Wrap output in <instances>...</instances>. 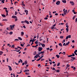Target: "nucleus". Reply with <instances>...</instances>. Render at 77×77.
Masks as SVG:
<instances>
[{"label":"nucleus","mask_w":77,"mask_h":77,"mask_svg":"<svg viewBox=\"0 0 77 77\" xmlns=\"http://www.w3.org/2000/svg\"><path fill=\"white\" fill-rule=\"evenodd\" d=\"M71 38V35H69L66 37V39H68L69 38Z\"/></svg>","instance_id":"f257e3e1"},{"label":"nucleus","mask_w":77,"mask_h":77,"mask_svg":"<svg viewBox=\"0 0 77 77\" xmlns=\"http://www.w3.org/2000/svg\"><path fill=\"white\" fill-rule=\"evenodd\" d=\"M67 12H68V10H66L65 11H63V14L65 15H66V14L67 13Z\"/></svg>","instance_id":"f03ea898"},{"label":"nucleus","mask_w":77,"mask_h":77,"mask_svg":"<svg viewBox=\"0 0 77 77\" xmlns=\"http://www.w3.org/2000/svg\"><path fill=\"white\" fill-rule=\"evenodd\" d=\"M15 26V25H10V27L11 28V30H13V29H12V28H14V26Z\"/></svg>","instance_id":"7ed1b4c3"},{"label":"nucleus","mask_w":77,"mask_h":77,"mask_svg":"<svg viewBox=\"0 0 77 77\" xmlns=\"http://www.w3.org/2000/svg\"><path fill=\"white\" fill-rule=\"evenodd\" d=\"M60 1H58L56 3V4L57 5H60Z\"/></svg>","instance_id":"20e7f679"},{"label":"nucleus","mask_w":77,"mask_h":77,"mask_svg":"<svg viewBox=\"0 0 77 77\" xmlns=\"http://www.w3.org/2000/svg\"><path fill=\"white\" fill-rule=\"evenodd\" d=\"M24 23H26V24H29V22L27 20H25L24 21Z\"/></svg>","instance_id":"39448f33"},{"label":"nucleus","mask_w":77,"mask_h":77,"mask_svg":"<svg viewBox=\"0 0 77 77\" xmlns=\"http://www.w3.org/2000/svg\"><path fill=\"white\" fill-rule=\"evenodd\" d=\"M70 3L72 5H74V3L72 1H70Z\"/></svg>","instance_id":"423d86ee"},{"label":"nucleus","mask_w":77,"mask_h":77,"mask_svg":"<svg viewBox=\"0 0 77 77\" xmlns=\"http://www.w3.org/2000/svg\"><path fill=\"white\" fill-rule=\"evenodd\" d=\"M8 66V68L9 69V70L10 71H12V68H11V66Z\"/></svg>","instance_id":"0eeeda50"},{"label":"nucleus","mask_w":77,"mask_h":77,"mask_svg":"<svg viewBox=\"0 0 77 77\" xmlns=\"http://www.w3.org/2000/svg\"><path fill=\"white\" fill-rule=\"evenodd\" d=\"M36 39H35L34 40H32V39H31L30 40V42H34V41H36Z\"/></svg>","instance_id":"6e6552de"},{"label":"nucleus","mask_w":77,"mask_h":77,"mask_svg":"<svg viewBox=\"0 0 77 77\" xmlns=\"http://www.w3.org/2000/svg\"><path fill=\"white\" fill-rule=\"evenodd\" d=\"M24 2H22L21 5H22V6H25V4H24Z\"/></svg>","instance_id":"1a4fd4ad"},{"label":"nucleus","mask_w":77,"mask_h":77,"mask_svg":"<svg viewBox=\"0 0 77 77\" xmlns=\"http://www.w3.org/2000/svg\"><path fill=\"white\" fill-rule=\"evenodd\" d=\"M62 2L63 3H66V0H63Z\"/></svg>","instance_id":"9d476101"},{"label":"nucleus","mask_w":77,"mask_h":77,"mask_svg":"<svg viewBox=\"0 0 77 77\" xmlns=\"http://www.w3.org/2000/svg\"><path fill=\"white\" fill-rule=\"evenodd\" d=\"M47 50L48 51V50H50V51H52L53 50V49L51 48L50 49L49 48H47Z\"/></svg>","instance_id":"9b49d317"},{"label":"nucleus","mask_w":77,"mask_h":77,"mask_svg":"<svg viewBox=\"0 0 77 77\" xmlns=\"http://www.w3.org/2000/svg\"><path fill=\"white\" fill-rule=\"evenodd\" d=\"M12 18H17V16H12Z\"/></svg>","instance_id":"f8f14e48"},{"label":"nucleus","mask_w":77,"mask_h":77,"mask_svg":"<svg viewBox=\"0 0 77 77\" xmlns=\"http://www.w3.org/2000/svg\"><path fill=\"white\" fill-rule=\"evenodd\" d=\"M29 70L27 69V70H25L24 71V72H29Z\"/></svg>","instance_id":"ddd939ff"},{"label":"nucleus","mask_w":77,"mask_h":77,"mask_svg":"<svg viewBox=\"0 0 77 77\" xmlns=\"http://www.w3.org/2000/svg\"><path fill=\"white\" fill-rule=\"evenodd\" d=\"M41 45H42V46L43 47H45V44H41Z\"/></svg>","instance_id":"4468645a"},{"label":"nucleus","mask_w":77,"mask_h":77,"mask_svg":"<svg viewBox=\"0 0 77 77\" xmlns=\"http://www.w3.org/2000/svg\"><path fill=\"white\" fill-rule=\"evenodd\" d=\"M14 51H17V52H19V51H20V49H18V50H14Z\"/></svg>","instance_id":"2eb2a0df"},{"label":"nucleus","mask_w":77,"mask_h":77,"mask_svg":"<svg viewBox=\"0 0 77 77\" xmlns=\"http://www.w3.org/2000/svg\"><path fill=\"white\" fill-rule=\"evenodd\" d=\"M3 53V52L2 51H0V55L1 56V55H2V54Z\"/></svg>","instance_id":"dca6fc26"},{"label":"nucleus","mask_w":77,"mask_h":77,"mask_svg":"<svg viewBox=\"0 0 77 77\" xmlns=\"http://www.w3.org/2000/svg\"><path fill=\"white\" fill-rule=\"evenodd\" d=\"M18 39H19V40H20V41H22V38H21V37H18Z\"/></svg>","instance_id":"f3484780"},{"label":"nucleus","mask_w":77,"mask_h":77,"mask_svg":"<svg viewBox=\"0 0 77 77\" xmlns=\"http://www.w3.org/2000/svg\"><path fill=\"white\" fill-rule=\"evenodd\" d=\"M9 34H10V35H12L13 34V32H12V31L10 32L9 33Z\"/></svg>","instance_id":"a211bd4d"},{"label":"nucleus","mask_w":77,"mask_h":77,"mask_svg":"<svg viewBox=\"0 0 77 77\" xmlns=\"http://www.w3.org/2000/svg\"><path fill=\"white\" fill-rule=\"evenodd\" d=\"M56 56L57 57V58H58L60 57V56L59 55H56Z\"/></svg>","instance_id":"6ab92c4d"},{"label":"nucleus","mask_w":77,"mask_h":77,"mask_svg":"<svg viewBox=\"0 0 77 77\" xmlns=\"http://www.w3.org/2000/svg\"><path fill=\"white\" fill-rule=\"evenodd\" d=\"M11 48H15V45H12V46H11Z\"/></svg>","instance_id":"aec40b11"},{"label":"nucleus","mask_w":77,"mask_h":77,"mask_svg":"<svg viewBox=\"0 0 77 77\" xmlns=\"http://www.w3.org/2000/svg\"><path fill=\"white\" fill-rule=\"evenodd\" d=\"M2 21H8V19H3L2 20Z\"/></svg>","instance_id":"412c9836"},{"label":"nucleus","mask_w":77,"mask_h":77,"mask_svg":"<svg viewBox=\"0 0 77 77\" xmlns=\"http://www.w3.org/2000/svg\"><path fill=\"white\" fill-rule=\"evenodd\" d=\"M69 28H66V30L67 32H68V31H69Z\"/></svg>","instance_id":"4be33fe9"},{"label":"nucleus","mask_w":77,"mask_h":77,"mask_svg":"<svg viewBox=\"0 0 77 77\" xmlns=\"http://www.w3.org/2000/svg\"><path fill=\"white\" fill-rule=\"evenodd\" d=\"M24 32H21V35H24Z\"/></svg>","instance_id":"5701e85b"},{"label":"nucleus","mask_w":77,"mask_h":77,"mask_svg":"<svg viewBox=\"0 0 77 77\" xmlns=\"http://www.w3.org/2000/svg\"><path fill=\"white\" fill-rule=\"evenodd\" d=\"M42 50V48H39L38 51H41Z\"/></svg>","instance_id":"b1692460"},{"label":"nucleus","mask_w":77,"mask_h":77,"mask_svg":"<svg viewBox=\"0 0 77 77\" xmlns=\"http://www.w3.org/2000/svg\"><path fill=\"white\" fill-rule=\"evenodd\" d=\"M71 58L73 59V60H75V57H71Z\"/></svg>","instance_id":"393cba45"},{"label":"nucleus","mask_w":77,"mask_h":77,"mask_svg":"<svg viewBox=\"0 0 77 77\" xmlns=\"http://www.w3.org/2000/svg\"><path fill=\"white\" fill-rule=\"evenodd\" d=\"M59 45H60V46H61V47H62V44L60 43L58 44Z\"/></svg>","instance_id":"a878e982"},{"label":"nucleus","mask_w":77,"mask_h":77,"mask_svg":"<svg viewBox=\"0 0 77 77\" xmlns=\"http://www.w3.org/2000/svg\"><path fill=\"white\" fill-rule=\"evenodd\" d=\"M69 43H70V42H69L67 43L66 44V45H68V44H69Z\"/></svg>","instance_id":"bb28decb"},{"label":"nucleus","mask_w":77,"mask_h":77,"mask_svg":"<svg viewBox=\"0 0 77 77\" xmlns=\"http://www.w3.org/2000/svg\"><path fill=\"white\" fill-rule=\"evenodd\" d=\"M52 69L53 70V71H56V69H55V68H54V67H53L52 68Z\"/></svg>","instance_id":"cd10ccee"},{"label":"nucleus","mask_w":77,"mask_h":77,"mask_svg":"<svg viewBox=\"0 0 77 77\" xmlns=\"http://www.w3.org/2000/svg\"><path fill=\"white\" fill-rule=\"evenodd\" d=\"M27 62L26 61H25L24 63L25 65H27Z\"/></svg>","instance_id":"c85d7f7f"},{"label":"nucleus","mask_w":77,"mask_h":77,"mask_svg":"<svg viewBox=\"0 0 77 77\" xmlns=\"http://www.w3.org/2000/svg\"><path fill=\"white\" fill-rule=\"evenodd\" d=\"M60 63H59L57 64V66H59V65H60Z\"/></svg>","instance_id":"c756f323"},{"label":"nucleus","mask_w":77,"mask_h":77,"mask_svg":"<svg viewBox=\"0 0 77 77\" xmlns=\"http://www.w3.org/2000/svg\"><path fill=\"white\" fill-rule=\"evenodd\" d=\"M6 35H8L9 34V32H8V31H6Z\"/></svg>","instance_id":"7c9ffc66"},{"label":"nucleus","mask_w":77,"mask_h":77,"mask_svg":"<svg viewBox=\"0 0 77 77\" xmlns=\"http://www.w3.org/2000/svg\"><path fill=\"white\" fill-rule=\"evenodd\" d=\"M67 56L69 57H72V55H68Z\"/></svg>","instance_id":"2f4dec72"},{"label":"nucleus","mask_w":77,"mask_h":77,"mask_svg":"<svg viewBox=\"0 0 77 77\" xmlns=\"http://www.w3.org/2000/svg\"><path fill=\"white\" fill-rule=\"evenodd\" d=\"M2 17H6V16H5V14H2Z\"/></svg>","instance_id":"473e14b6"},{"label":"nucleus","mask_w":77,"mask_h":77,"mask_svg":"<svg viewBox=\"0 0 77 77\" xmlns=\"http://www.w3.org/2000/svg\"><path fill=\"white\" fill-rule=\"evenodd\" d=\"M36 56H37L38 57H40V56L39 55V54H37L36 55Z\"/></svg>","instance_id":"72a5a7b5"},{"label":"nucleus","mask_w":77,"mask_h":77,"mask_svg":"<svg viewBox=\"0 0 77 77\" xmlns=\"http://www.w3.org/2000/svg\"><path fill=\"white\" fill-rule=\"evenodd\" d=\"M56 72H60V71L58 70H56Z\"/></svg>","instance_id":"f704fd0d"},{"label":"nucleus","mask_w":77,"mask_h":77,"mask_svg":"<svg viewBox=\"0 0 77 77\" xmlns=\"http://www.w3.org/2000/svg\"><path fill=\"white\" fill-rule=\"evenodd\" d=\"M36 52L35 51L33 53V55H36Z\"/></svg>","instance_id":"c9c22d12"},{"label":"nucleus","mask_w":77,"mask_h":77,"mask_svg":"<svg viewBox=\"0 0 77 77\" xmlns=\"http://www.w3.org/2000/svg\"><path fill=\"white\" fill-rule=\"evenodd\" d=\"M43 57H44V55L41 56L39 58L41 59H42Z\"/></svg>","instance_id":"e433bc0d"},{"label":"nucleus","mask_w":77,"mask_h":77,"mask_svg":"<svg viewBox=\"0 0 77 77\" xmlns=\"http://www.w3.org/2000/svg\"><path fill=\"white\" fill-rule=\"evenodd\" d=\"M21 72H22V70H21L20 71V72H17V74H21Z\"/></svg>","instance_id":"4c0bfd02"},{"label":"nucleus","mask_w":77,"mask_h":77,"mask_svg":"<svg viewBox=\"0 0 77 77\" xmlns=\"http://www.w3.org/2000/svg\"><path fill=\"white\" fill-rule=\"evenodd\" d=\"M5 0H2V3H5V2H4V1H5Z\"/></svg>","instance_id":"58836bf2"},{"label":"nucleus","mask_w":77,"mask_h":77,"mask_svg":"<svg viewBox=\"0 0 77 77\" xmlns=\"http://www.w3.org/2000/svg\"><path fill=\"white\" fill-rule=\"evenodd\" d=\"M72 56H75V54H74V53H72Z\"/></svg>","instance_id":"ea45409f"},{"label":"nucleus","mask_w":77,"mask_h":77,"mask_svg":"<svg viewBox=\"0 0 77 77\" xmlns=\"http://www.w3.org/2000/svg\"><path fill=\"white\" fill-rule=\"evenodd\" d=\"M7 30H10V29H9V27L7 28Z\"/></svg>","instance_id":"a19ab883"},{"label":"nucleus","mask_w":77,"mask_h":77,"mask_svg":"<svg viewBox=\"0 0 77 77\" xmlns=\"http://www.w3.org/2000/svg\"><path fill=\"white\" fill-rule=\"evenodd\" d=\"M60 38H63V36H60Z\"/></svg>","instance_id":"79ce46f5"},{"label":"nucleus","mask_w":77,"mask_h":77,"mask_svg":"<svg viewBox=\"0 0 77 77\" xmlns=\"http://www.w3.org/2000/svg\"><path fill=\"white\" fill-rule=\"evenodd\" d=\"M54 29V27L52 26V27L51 28V29Z\"/></svg>","instance_id":"37998d69"},{"label":"nucleus","mask_w":77,"mask_h":77,"mask_svg":"<svg viewBox=\"0 0 77 77\" xmlns=\"http://www.w3.org/2000/svg\"><path fill=\"white\" fill-rule=\"evenodd\" d=\"M65 42V40L63 39L62 42V43H63V42Z\"/></svg>","instance_id":"c03bdc74"},{"label":"nucleus","mask_w":77,"mask_h":77,"mask_svg":"<svg viewBox=\"0 0 77 77\" xmlns=\"http://www.w3.org/2000/svg\"><path fill=\"white\" fill-rule=\"evenodd\" d=\"M41 54V52H39L38 53V54L39 55H40V54Z\"/></svg>","instance_id":"a18cd8bd"},{"label":"nucleus","mask_w":77,"mask_h":77,"mask_svg":"<svg viewBox=\"0 0 77 77\" xmlns=\"http://www.w3.org/2000/svg\"><path fill=\"white\" fill-rule=\"evenodd\" d=\"M75 16H74L73 17V20H74L75 19Z\"/></svg>","instance_id":"49530a36"},{"label":"nucleus","mask_w":77,"mask_h":77,"mask_svg":"<svg viewBox=\"0 0 77 77\" xmlns=\"http://www.w3.org/2000/svg\"><path fill=\"white\" fill-rule=\"evenodd\" d=\"M0 26H3V25L2 24V23H0Z\"/></svg>","instance_id":"de8ad7c7"},{"label":"nucleus","mask_w":77,"mask_h":77,"mask_svg":"<svg viewBox=\"0 0 77 77\" xmlns=\"http://www.w3.org/2000/svg\"><path fill=\"white\" fill-rule=\"evenodd\" d=\"M77 52V50H75L74 52V53H76Z\"/></svg>","instance_id":"09e8293b"},{"label":"nucleus","mask_w":77,"mask_h":77,"mask_svg":"<svg viewBox=\"0 0 77 77\" xmlns=\"http://www.w3.org/2000/svg\"><path fill=\"white\" fill-rule=\"evenodd\" d=\"M70 65L69 64H67V67H69Z\"/></svg>","instance_id":"8fccbe9b"},{"label":"nucleus","mask_w":77,"mask_h":77,"mask_svg":"<svg viewBox=\"0 0 77 77\" xmlns=\"http://www.w3.org/2000/svg\"><path fill=\"white\" fill-rule=\"evenodd\" d=\"M44 20H48V18L47 17H46L44 18Z\"/></svg>","instance_id":"3c124183"},{"label":"nucleus","mask_w":77,"mask_h":77,"mask_svg":"<svg viewBox=\"0 0 77 77\" xmlns=\"http://www.w3.org/2000/svg\"><path fill=\"white\" fill-rule=\"evenodd\" d=\"M17 11H15V15H16L17 14Z\"/></svg>","instance_id":"603ef678"},{"label":"nucleus","mask_w":77,"mask_h":77,"mask_svg":"<svg viewBox=\"0 0 77 77\" xmlns=\"http://www.w3.org/2000/svg\"><path fill=\"white\" fill-rule=\"evenodd\" d=\"M41 60V59H40V58H39L38 59V60H36L37 61H39V60Z\"/></svg>","instance_id":"864d4df0"},{"label":"nucleus","mask_w":77,"mask_h":77,"mask_svg":"<svg viewBox=\"0 0 77 77\" xmlns=\"http://www.w3.org/2000/svg\"><path fill=\"white\" fill-rule=\"evenodd\" d=\"M41 54H43V53H44V51H43L42 52H41Z\"/></svg>","instance_id":"5fc2aeb1"},{"label":"nucleus","mask_w":77,"mask_h":77,"mask_svg":"<svg viewBox=\"0 0 77 77\" xmlns=\"http://www.w3.org/2000/svg\"><path fill=\"white\" fill-rule=\"evenodd\" d=\"M21 46H22V47H23V45H24V44L23 45V44H20Z\"/></svg>","instance_id":"6e6d98bb"},{"label":"nucleus","mask_w":77,"mask_h":77,"mask_svg":"<svg viewBox=\"0 0 77 77\" xmlns=\"http://www.w3.org/2000/svg\"><path fill=\"white\" fill-rule=\"evenodd\" d=\"M10 9H12L13 10H14V8L13 7H11Z\"/></svg>","instance_id":"4d7b16f0"},{"label":"nucleus","mask_w":77,"mask_h":77,"mask_svg":"<svg viewBox=\"0 0 77 77\" xmlns=\"http://www.w3.org/2000/svg\"><path fill=\"white\" fill-rule=\"evenodd\" d=\"M20 60L21 63H23V60L21 59H20Z\"/></svg>","instance_id":"13d9d810"},{"label":"nucleus","mask_w":77,"mask_h":77,"mask_svg":"<svg viewBox=\"0 0 77 77\" xmlns=\"http://www.w3.org/2000/svg\"><path fill=\"white\" fill-rule=\"evenodd\" d=\"M66 27H67V28H69V26H68V25H66Z\"/></svg>","instance_id":"bf43d9fd"},{"label":"nucleus","mask_w":77,"mask_h":77,"mask_svg":"<svg viewBox=\"0 0 77 77\" xmlns=\"http://www.w3.org/2000/svg\"><path fill=\"white\" fill-rule=\"evenodd\" d=\"M28 11L27 10H25V12H28Z\"/></svg>","instance_id":"052dcab7"},{"label":"nucleus","mask_w":77,"mask_h":77,"mask_svg":"<svg viewBox=\"0 0 77 77\" xmlns=\"http://www.w3.org/2000/svg\"><path fill=\"white\" fill-rule=\"evenodd\" d=\"M56 26V24H54V25H53L52 26H53L54 27H55V26Z\"/></svg>","instance_id":"680f3d73"},{"label":"nucleus","mask_w":77,"mask_h":77,"mask_svg":"<svg viewBox=\"0 0 77 77\" xmlns=\"http://www.w3.org/2000/svg\"><path fill=\"white\" fill-rule=\"evenodd\" d=\"M14 41H19V40L18 39H15L14 40Z\"/></svg>","instance_id":"e2e57ef3"},{"label":"nucleus","mask_w":77,"mask_h":77,"mask_svg":"<svg viewBox=\"0 0 77 77\" xmlns=\"http://www.w3.org/2000/svg\"><path fill=\"white\" fill-rule=\"evenodd\" d=\"M45 60L44 59H42L41 60V61H43V60Z\"/></svg>","instance_id":"0e129e2a"},{"label":"nucleus","mask_w":77,"mask_h":77,"mask_svg":"<svg viewBox=\"0 0 77 77\" xmlns=\"http://www.w3.org/2000/svg\"><path fill=\"white\" fill-rule=\"evenodd\" d=\"M5 11L7 13H8V10H7V9H6L5 10Z\"/></svg>","instance_id":"69168bd1"},{"label":"nucleus","mask_w":77,"mask_h":77,"mask_svg":"<svg viewBox=\"0 0 77 77\" xmlns=\"http://www.w3.org/2000/svg\"><path fill=\"white\" fill-rule=\"evenodd\" d=\"M38 45H36V46H34V47H38Z\"/></svg>","instance_id":"338daca9"},{"label":"nucleus","mask_w":77,"mask_h":77,"mask_svg":"<svg viewBox=\"0 0 77 77\" xmlns=\"http://www.w3.org/2000/svg\"><path fill=\"white\" fill-rule=\"evenodd\" d=\"M55 15H57V16L58 15V14H57V13H55Z\"/></svg>","instance_id":"774afa93"}]
</instances>
